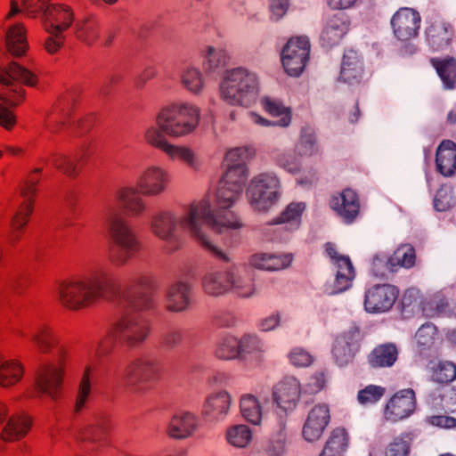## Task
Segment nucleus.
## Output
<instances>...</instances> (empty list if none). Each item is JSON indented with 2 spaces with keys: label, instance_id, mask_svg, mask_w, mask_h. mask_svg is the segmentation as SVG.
<instances>
[{
  "label": "nucleus",
  "instance_id": "nucleus-1",
  "mask_svg": "<svg viewBox=\"0 0 456 456\" xmlns=\"http://www.w3.org/2000/svg\"><path fill=\"white\" fill-rule=\"evenodd\" d=\"M31 341L37 349L44 354H51L57 349L56 354L49 361L43 362L37 370L34 389H28L24 396L38 398L46 396L52 401L61 397L64 378L69 360L66 346L60 345V336L51 323H41L31 336Z\"/></svg>",
  "mask_w": 456,
  "mask_h": 456
},
{
  "label": "nucleus",
  "instance_id": "nucleus-2",
  "mask_svg": "<svg viewBox=\"0 0 456 456\" xmlns=\"http://www.w3.org/2000/svg\"><path fill=\"white\" fill-rule=\"evenodd\" d=\"M114 292V281L106 269L95 270L91 276L61 281L57 288L59 304L69 311L77 312L91 307Z\"/></svg>",
  "mask_w": 456,
  "mask_h": 456
},
{
  "label": "nucleus",
  "instance_id": "nucleus-3",
  "mask_svg": "<svg viewBox=\"0 0 456 456\" xmlns=\"http://www.w3.org/2000/svg\"><path fill=\"white\" fill-rule=\"evenodd\" d=\"M200 108L192 102L173 101L163 105L155 116V125L148 126L143 133L146 144L158 141L156 134L164 138H182L192 134L199 126Z\"/></svg>",
  "mask_w": 456,
  "mask_h": 456
},
{
  "label": "nucleus",
  "instance_id": "nucleus-4",
  "mask_svg": "<svg viewBox=\"0 0 456 456\" xmlns=\"http://www.w3.org/2000/svg\"><path fill=\"white\" fill-rule=\"evenodd\" d=\"M196 207L198 208L197 224L200 235L198 245L216 259L228 262L230 260L228 254L215 245L209 232L221 233L229 230H240L243 227L242 221L232 211L214 208L209 199L196 200Z\"/></svg>",
  "mask_w": 456,
  "mask_h": 456
},
{
  "label": "nucleus",
  "instance_id": "nucleus-5",
  "mask_svg": "<svg viewBox=\"0 0 456 456\" xmlns=\"http://www.w3.org/2000/svg\"><path fill=\"white\" fill-rule=\"evenodd\" d=\"M183 213L177 216L170 209L154 212L150 219V232L159 240L167 242L172 249L177 248L178 229L186 232L198 244L200 240V228L197 224L196 200L183 206Z\"/></svg>",
  "mask_w": 456,
  "mask_h": 456
},
{
  "label": "nucleus",
  "instance_id": "nucleus-6",
  "mask_svg": "<svg viewBox=\"0 0 456 456\" xmlns=\"http://www.w3.org/2000/svg\"><path fill=\"white\" fill-rule=\"evenodd\" d=\"M106 226L111 241L108 260L112 265L122 267L141 251L142 242L133 227L117 212L108 214Z\"/></svg>",
  "mask_w": 456,
  "mask_h": 456
},
{
  "label": "nucleus",
  "instance_id": "nucleus-7",
  "mask_svg": "<svg viewBox=\"0 0 456 456\" xmlns=\"http://www.w3.org/2000/svg\"><path fill=\"white\" fill-rule=\"evenodd\" d=\"M76 13L72 6L64 3H54L45 9L41 18L47 37L44 49L49 54H56L65 45L66 33L73 28Z\"/></svg>",
  "mask_w": 456,
  "mask_h": 456
},
{
  "label": "nucleus",
  "instance_id": "nucleus-8",
  "mask_svg": "<svg viewBox=\"0 0 456 456\" xmlns=\"http://www.w3.org/2000/svg\"><path fill=\"white\" fill-rule=\"evenodd\" d=\"M258 94V81L255 73L243 68L228 70L220 85V95L232 105L248 106Z\"/></svg>",
  "mask_w": 456,
  "mask_h": 456
},
{
  "label": "nucleus",
  "instance_id": "nucleus-9",
  "mask_svg": "<svg viewBox=\"0 0 456 456\" xmlns=\"http://www.w3.org/2000/svg\"><path fill=\"white\" fill-rule=\"evenodd\" d=\"M247 195L255 210L266 211L281 196V181L273 173H260L250 181Z\"/></svg>",
  "mask_w": 456,
  "mask_h": 456
},
{
  "label": "nucleus",
  "instance_id": "nucleus-10",
  "mask_svg": "<svg viewBox=\"0 0 456 456\" xmlns=\"http://www.w3.org/2000/svg\"><path fill=\"white\" fill-rule=\"evenodd\" d=\"M110 330L108 337L100 345V348L103 343H107L112 338H117L129 346H140L149 336L151 327L145 319L127 315L118 319Z\"/></svg>",
  "mask_w": 456,
  "mask_h": 456
},
{
  "label": "nucleus",
  "instance_id": "nucleus-11",
  "mask_svg": "<svg viewBox=\"0 0 456 456\" xmlns=\"http://www.w3.org/2000/svg\"><path fill=\"white\" fill-rule=\"evenodd\" d=\"M170 183L169 171L159 165L151 164L140 171L135 184L142 196L158 197L167 191Z\"/></svg>",
  "mask_w": 456,
  "mask_h": 456
},
{
  "label": "nucleus",
  "instance_id": "nucleus-12",
  "mask_svg": "<svg viewBox=\"0 0 456 456\" xmlns=\"http://www.w3.org/2000/svg\"><path fill=\"white\" fill-rule=\"evenodd\" d=\"M253 152L248 148H236L230 150L224 159L226 171L221 181L224 183L243 190L248 175L247 162L252 158Z\"/></svg>",
  "mask_w": 456,
  "mask_h": 456
},
{
  "label": "nucleus",
  "instance_id": "nucleus-13",
  "mask_svg": "<svg viewBox=\"0 0 456 456\" xmlns=\"http://www.w3.org/2000/svg\"><path fill=\"white\" fill-rule=\"evenodd\" d=\"M310 53L306 37H292L281 51V63L289 76H299L304 70Z\"/></svg>",
  "mask_w": 456,
  "mask_h": 456
},
{
  "label": "nucleus",
  "instance_id": "nucleus-14",
  "mask_svg": "<svg viewBox=\"0 0 456 456\" xmlns=\"http://www.w3.org/2000/svg\"><path fill=\"white\" fill-rule=\"evenodd\" d=\"M161 370L158 360L140 357L126 366L123 378L128 384H151L159 379Z\"/></svg>",
  "mask_w": 456,
  "mask_h": 456
},
{
  "label": "nucleus",
  "instance_id": "nucleus-15",
  "mask_svg": "<svg viewBox=\"0 0 456 456\" xmlns=\"http://www.w3.org/2000/svg\"><path fill=\"white\" fill-rule=\"evenodd\" d=\"M416 409L415 392L411 388L396 392L386 403L384 419L395 423L410 417Z\"/></svg>",
  "mask_w": 456,
  "mask_h": 456
},
{
  "label": "nucleus",
  "instance_id": "nucleus-16",
  "mask_svg": "<svg viewBox=\"0 0 456 456\" xmlns=\"http://www.w3.org/2000/svg\"><path fill=\"white\" fill-rule=\"evenodd\" d=\"M398 295L397 288L391 284L373 285L365 292L364 307L367 312L373 314L388 312Z\"/></svg>",
  "mask_w": 456,
  "mask_h": 456
},
{
  "label": "nucleus",
  "instance_id": "nucleus-17",
  "mask_svg": "<svg viewBox=\"0 0 456 456\" xmlns=\"http://www.w3.org/2000/svg\"><path fill=\"white\" fill-rule=\"evenodd\" d=\"M456 38L454 26L444 20L431 21L425 29V40L433 52H444L451 48Z\"/></svg>",
  "mask_w": 456,
  "mask_h": 456
},
{
  "label": "nucleus",
  "instance_id": "nucleus-18",
  "mask_svg": "<svg viewBox=\"0 0 456 456\" xmlns=\"http://www.w3.org/2000/svg\"><path fill=\"white\" fill-rule=\"evenodd\" d=\"M155 137L159 139L154 142L151 147L163 152L170 160L179 161L192 170H199L201 167V160L198 154L186 145L174 144L168 138L162 137L159 134Z\"/></svg>",
  "mask_w": 456,
  "mask_h": 456
},
{
  "label": "nucleus",
  "instance_id": "nucleus-19",
  "mask_svg": "<svg viewBox=\"0 0 456 456\" xmlns=\"http://www.w3.org/2000/svg\"><path fill=\"white\" fill-rule=\"evenodd\" d=\"M421 17L412 8H400L391 19L395 37L400 41H409L418 36Z\"/></svg>",
  "mask_w": 456,
  "mask_h": 456
},
{
  "label": "nucleus",
  "instance_id": "nucleus-20",
  "mask_svg": "<svg viewBox=\"0 0 456 456\" xmlns=\"http://www.w3.org/2000/svg\"><path fill=\"white\" fill-rule=\"evenodd\" d=\"M330 421V408L325 403L314 405L308 412L302 428V436L308 442L318 441Z\"/></svg>",
  "mask_w": 456,
  "mask_h": 456
},
{
  "label": "nucleus",
  "instance_id": "nucleus-21",
  "mask_svg": "<svg viewBox=\"0 0 456 456\" xmlns=\"http://www.w3.org/2000/svg\"><path fill=\"white\" fill-rule=\"evenodd\" d=\"M199 428L197 416L190 411L174 413L166 427V435L175 440H184L192 436Z\"/></svg>",
  "mask_w": 456,
  "mask_h": 456
},
{
  "label": "nucleus",
  "instance_id": "nucleus-22",
  "mask_svg": "<svg viewBox=\"0 0 456 456\" xmlns=\"http://www.w3.org/2000/svg\"><path fill=\"white\" fill-rule=\"evenodd\" d=\"M301 395V385L297 379L289 376L280 380L273 389V397L277 405L284 411L296 408Z\"/></svg>",
  "mask_w": 456,
  "mask_h": 456
},
{
  "label": "nucleus",
  "instance_id": "nucleus-23",
  "mask_svg": "<svg viewBox=\"0 0 456 456\" xmlns=\"http://www.w3.org/2000/svg\"><path fill=\"white\" fill-rule=\"evenodd\" d=\"M330 207L344 222L351 224L360 212L358 195L352 189H345L330 198Z\"/></svg>",
  "mask_w": 456,
  "mask_h": 456
},
{
  "label": "nucleus",
  "instance_id": "nucleus-24",
  "mask_svg": "<svg viewBox=\"0 0 456 456\" xmlns=\"http://www.w3.org/2000/svg\"><path fill=\"white\" fill-rule=\"evenodd\" d=\"M137 186L125 185L115 192V198L124 211L132 216H140L147 209L146 202Z\"/></svg>",
  "mask_w": 456,
  "mask_h": 456
},
{
  "label": "nucleus",
  "instance_id": "nucleus-25",
  "mask_svg": "<svg viewBox=\"0 0 456 456\" xmlns=\"http://www.w3.org/2000/svg\"><path fill=\"white\" fill-rule=\"evenodd\" d=\"M165 308L171 313H181L188 309L191 303V287L186 282H175L165 295Z\"/></svg>",
  "mask_w": 456,
  "mask_h": 456
},
{
  "label": "nucleus",
  "instance_id": "nucleus-26",
  "mask_svg": "<svg viewBox=\"0 0 456 456\" xmlns=\"http://www.w3.org/2000/svg\"><path fill=\"white\" fill-rule=\"evenodd\" d=\"M358 348L359 333L351 331L336 338L332 354L337 363L339 366H345L353 361Z\"/></svg>",
  "mask_w": 456,
  "mask_h": 456
},
{
  "label": "nucleus",
  "instance_id": "nucleus-27",
  "mask_svg": "<svg viewBox=\"0 0 456 456\" xmlns=\"http://www.w3.org/2000/svg\"><path fill=\"white\" fill-rule=\"evenodd\" d=\"M25 375V366L17 358H4L0 355V387L11 389L19 385Z\"/></svg>",
  "mask_w": 456,
  "mask_h": 456
},
{
  "label": "nucleus",
  "instance_id": "nucleus-28",
  "mask_svg": "<svg viewBox=\"0 0 456 456\" xmlns=\"http://www.w3.org/2000/svg\"><path fill=\"white\" fill-rule=\"evenodd\" d=\"M14 81L34 87L37 85L38 78L35 73L15 61H12L4 67L0 66V83L12 86Z\"/></svg>",
  "mask_w": 456,
  "mask_h": 456
},
{
  "label": "nucleus",
  "instance_id": "nucleus-29",
  "mask_svg": "<svg viewBox=\"0 0 456 456\" xmlns=\"http://www.w3.org/2000/svg\"><path fill=\"white\" fill-rule=\"evenodd\" d=\"M292 256L257 252L250 256L248 263L252 267L264 271H280L290 265Z\"/></svg>",
  "mask_w": 456,
  "mask_h": 456
},
{
  "label": "nucleus",
  "instance_id": "nucleus-30",
  "mask_svg": "<svg viewBox=\"0 0 456 456\" xmlns=\"http://www.w3.org/2000/svg\"><path fill=\"white\" fill-rule=\"evenodd\" d=\"M232 269L212 271L205 274L202 280L204 291L210 296H221L230 291L232 286Z\"/></svg>",
  "mask_w": 456,
  "mask_h": 456
},
{
  "label": "nucleus",
  "instance_id": "nucleus-31",
  "mask_svg": "<svg viewBox=\"0 0 456 456\" xmlns=\"http://www.w3.org/2000/svg\"><path fill=\"white\" fill-rule=\"evenodd\" d=\"M350 444V436L344 428H335L328 436L319 456H345Z\"/></svg>",
  "mask_w": 456,
  "mask_h": 456
},
{
  "label": "nucleus",
  "instance_id": "nucleus-32",
  "mask_svg": "<svg viewBox=\"0 0 456 456\" xmlns=\"http://www.w3.org/2000/svg\"><path fill=\"white\" fill-rule=\"evenodd\" d=\"M231 396L225 391L210 394L205 401L202 413L213 419H223L229 411Z\"/></svg>",
  "mask_w": 456,
  "mask_h": 456
},
{
  "label": "nucleus",
  "instance_id": "nucleus-33",
  "mask_svg": "<svg viewBox=\"0 0 456 456\" xmlns=\"http://www.w3.org/2000/svg\"><path fill=\"white\" fill-rule=\"evenodd\" d=\"M436 162L442 175H452L456 171V143L450 140L443 141L437 148Z\"/></svg>",
  "mask_w": 456,
  "mask_h": 456
},
{
  "label": "nucleus",
  "instance_id": "nucleus-34",
  "mask_svg": "<svg viewBox=\"0 0 456 456\" xmlns=\"http://www.w3.org/2000/svg\"><path fill=\"white\" fill-rule=\"evenodd\" d=\"M363 77L362 63L354 51H348L344 54L340 79L347 84L354 85L362 81Z\"/></svg>",
  "mask_w": 456,
  "mask_h": 456
},
{
  "label": "nucleus",
  "instance_id": "nucleus-35",
  "mask_svg": "<svg viewBox=\"0 0 456 456\" xmlns=\"http://www.w3.org/2000/svg\"><path fill=\"white\" fill-rule=\"evenodd\" d=\"M33 211L31 202L22 201L11 221L8 243L15 245L22 237L23 231L27 225L29 216Z\"/></svg>",
  "mask_w": 456,
  "mask_h": 456
},
{
  "label": "nucleus",
  "instance_id": "nucleus-36",
  "mask_svg": "<svg viewBox=\"0 0 456 456\" xmlns=\"http://www.w3.org/2000/svg\"><path fill=\"white\" fill-rule=\"evenodd\" d=\"M241 192L242 191L237 190V188L220 180L216 191L215 193H208L202 199H209L211 206L216 209H228L239 199Z\"/></svg>",
  "mask_w": 456,
  "mask_h": 456
},
{
  "label": "nucleus",
  "instance_id": "nucleus-37",
  "mask_svg": "<svg viewBox=\"0 0 456 456\" xmlns=\"http://www.w3.org/2000/svg\"><path fill=\"white\" fill-rule=\"evenodd\" d=\"M430 63L447 89L456 88V58L452 56L431 58Z\"/></svg>",
  "mask_w": 456,
  "mask_h": 456
},
{
  "label": "nucleus",
  "instance_id": "nucleus-38",
  "mask_svg": "<svg viewBox=\"0 0 456 456\" xmlns=\"http://www.w3.org/2000/svg\"><path fill=\"white\" fill-rule=\"evenodd\" d=\"M348 21L343 15H334L330 18L322 33V40L327 45L338 44L348 30Z\"/></svg>",
  "mask_w": 456,
  "mask_h": 456
},
{
  "label": "nucleus",
  "instance_id": "nucleus-39",
  "mask_svg": "<svg viewBox=\"0 0 456 456\" xmlns=\"http://www.w3.org/2000/svg\"><path fill=\"white\" fill-rule=\"evenodd\" d=\"M94 372L95 368L93 365H86L78 384V389L75 400L74 410L76 412L83 411L86 403L89 402L92 394Z\"/></svg>",
  "mask_w": 456,
  "mask_h": 456
},
{
  "label": "nucleus",
  "instance_id": "nucleus-40",
  "mask_svg": "<svg viewBox=\"0 0 456 456\" xmlns=\"http://www.w3.org/2000/svg\"><path fill=\"white\" fill-rule=\"evenodd\" d=\"M6 45L9 52L14 56H21L27 52V29L22 23L10 27L6 33Z\"/></svg>",
  "mask_w": 456,
  "mask_h": 456
},
{
  "label": "nucleus",
  "instance_id": "nucleus-41",
  "mask_svg": "<svg viewBox=\"0 0 456 456\" xmlns=\"http://www.w3.org/2000/svg\"><path fill=\"white\" fill-rule=\"evenodd\" d=\"M416 260L415 249L411 245L404 244L397 248L387 262V269L395 272L399 267L410 268Z\"/></svg>",
  "mask_w": 456,
  "mask_h": 456
},
{
  "label": "nucleus",
  "instance_id": "nucleus-42",
  "mask_svg": "<svg viewBox=\"0 0 456 456\" xmlns=\"http://www.w3.org/2000/svg\"><path fill=\"white\" fill-rule=\"evenodd\" d=\"M73 33L77 39L86 44H94L99 36V26L93 18H84L75 20Z\"/></svg>",
  "mask_w": 456,
  "mask_h": 456
},
{
  "label": "nucleus",
  "instance_id": "nucleus-43",
  "mask_svg": "<svg viewBox=\"0 0 456 456\" xmlns=\"http://www.w3.org/2000/svg\"><path fill=\"white\" fill-rule=\"evenodd\" d=\"M201 56L203 58V68L208 71L224 68L230 60V56L224 49L215 48L211 45H207L202 49Z\"/></svg>",
  "mask_w": 456,
  "mask_h": 456
},
{
  "label": "nucleus",
  "instance_id": "nucleus-44",
  "mask_svg": "<svg viewBox=\"0 0 456 456\" xmlns=\"http://www.w3.org/2000/svg\"><path fill=\"white\" fill-rule=\"evenodd\" d=\"M397 348L393 344L377 346L370 354V364L374 368L390 367L397 359Z\"/></svg>",
  "mask_w": 456,
  "mask_h": 456
},
{
  "label": "nucleus",
  "instance_id": "nucleus-45",
  "mask_svg": "<svg viewBox=\"0 0 456 456\" xmlns=\"http://www.w3.org/2000/svg\"><path fill=\"white\" fill-rule=\"evenodd\" d=\"M240 410L242 417L253 425H258L262 419V406L258 399L251 395L245 394L240 399Z\"/></svg>",
  "mask_w": 456,
  "mask_h": 456
},
{
  "label": "nucleus",
  "instance_id": "nucleus-46",
  "mask_svg": "<svg viewBox=\"0 0 456 456\" xmlns=\"http://www.w3.org/2000/svg\"><path fill=\"white\" fill-rule=\"evenodd\" d=\"M263 109L272 117L277 118L275 125L287 126L291 121L290 109L284 106L279 100L271 97H265L261 101Z\"/></svg>",
  "mask_w": 456,
  "mask_h": 456
},
{
  "label": "nucleus",
  "instance_id": "nucleus-47",
  "mask_svg": "<svg viewBox=\"0 0 456 456\" xmlns=\"http://www.w3.org/2000/svg\"><path fill=\"white\" fill-rule=\"evenodd\" d=\"M58 108L60 113L58 115H53L49 118L48 127L51 132L58 133L68 128L74 120L72 119V106H69V102L65 99L61 100Z\"/></svg>",
  "mask_w": 456,
  "mask_h": 456
},
{
  "label": "nucleus",
  "instance_id": "nucleus-48",
  "mask_svg": "<svg viewBox=\"0 0 456 456\" xmlns=\"http://www.w3.org/2000/svg\"><path fill=\"white\" fill-rule=\"evenodd\" d=\"M111 428L110 419L105 414H98L86 427V434L84 439L93 442H100L103 436Z\"/></svg>",
  "mask_w": 456,
  "mask_h": 456
},
{
  "label": "nucleus",
  "instance_id": "nucleus-49",
  "mask_svg": "<svg viewBox=\"0 0 456 456\" xmlns=\"http://www.w3.org/2000/svg\"><path fill=\"white\" fill-rule=\"evenodd\" d=\"M231 289L242 297H248L254 294L255 284L250 274L246 272H239L232 269Z\"/></svg>",
  "mask_w": 456,
  "mask_h": 456
},
{
  "label": "nucleus",
  "instance_id": "nucleus-50",
  "mask_svg": "<svg viewBox=\"0 0 456 456\" xmlns=\"http://www.w3.org/2000/svg\"><path fill=\"white\" fill-rule=\"evenodd\" d=\"M412 439L410 434L403 433L392 439L384 451L385 456H410Z\"/></svg>",
  "mask_w": 456,
  "mask_h": 456
},
{
  "label": "nucleus",
  "instance_id": "nucleus-51",
  "mask_svg": "<svg viewBox=\"0 0 456 456\" xmlns=\"http://www.w3.org/2000/svg\"><path fill=\"white\" fill-rule=\"evenodd\" d=\"M431 370L432 379L437 383L448 384L456 379V364L452 361H439Z\"/></svg>",
  "mask_w": 456,
  "mask_h": 456
},
{
  "label": "nucleus",
  "instance_id": "nucleus-52",
  "mask_svg": "<svg viewBox=\"0 0 456 456\" xmlns=\"http://www.w3.org/2000/svg\"><path fill=\"white\" fill-rule=\"evenodd\" d=\"M225 437L231 445L244 448L251 441L252 433L248 426L240 424L230 427L226 430Z\"/></svg>",
  "mask_w": 456,
  "mask_h": 456
},
{
  "label": "nucleus",
  "instance_id": "nucleus-53",
  "mask_svg": "<svg viewBox=\"0 0 456 456\" xmlns=\"http://www.w3.org/2000/svg\"><path fill=\"white\" fill-rule=\"evenodd\" d=\"M51 165L58 171L69 177L78 175L77 160L62 153H53L49 159Z\"/></svg>",
  "mask_w": 456,
  "mask_h": 456
},
{
  "label": "nucleus",
  "instance_id": "nucleus-54",
  "mask_svg": "<svg viewBox=\"0 0 456 456\" xmlns=\"http://www.w3.org/2000/svg\"><path fill=\"white\" fill-rule=\"evenodd\" d=\"M183 86L192 94H199L204 86V79L200 70L197 68L187 67L181 74Z\"/></svg>",
  "mask_w": 456,
  "mask_h": 456
},
{
  "label": "nucleus",
  "instance_id": "nucleus-55",
  "mask_svg": "<svg viewBox=\"0 0 456 456\" xmlns=\"http://www.w3.org/2000/svg\"><path fill=\"white\" fill-rule=\"evenodd\" d=\"M215 354L222 360H232L240 356L239 340L232 336L223 338L216 345Z\"/></svg>",
  "mask_w": 456,
  "mask_h": 456
},
{
  "label": "nucleus",
  "instance_id": "nucleus-56",
  "mask_svg": "<svg viewBox=\"0 0 456 456\" xmlns=\"http://www.w3.org/2000/svg\"><path fill=\"white\" fill-rule=\"evenodd\" d=\"M385 393V387L369 385L358 392L357 399L361 404H372L379 401L384 396Z\"/></svg>",
  "mask_w": 456,
  "mask_h": 456
},
{
  "label": "nucleus",
  "instance_id": "nucleus-57",
  "mask_svg": "<svg viewBox=\"0 0 456 456\" xmlns=\"http://www.w3.org/2000/svg\"><path fill=\"white\" fill-rule=\"evenodd\" d=\"M305 208V205L303 202H292L286 209L281 214V216L275 221V224H285V223H296L297 224L300 221L302 213Z\"/></svg>",
  "mask_w": 456,
  "mask_h": 456
},
{
  "label": "nucleus",
  "instance_id": "nucleus-58",
  "mask_svg": "<svg viewBox=\"0 0 456 456\" xmlns=\"http://www.w3.org/2000/svg\"><path fill=\"white\" fill-rule=\"evenodd\" d=\"M417 344L421 347H431L438 338L437 330L433 325H422L416 332Z\"/></svg>",
  "mask_w": 456,
  "mask_h": 456
},
{
  "label": "nucleus",
  "instance_id": "nucleus-59",
  "mask_svg": "<svg viewBox=\"0 0 456 456\" xmlns=\"http://www.w3.org/2000/svg\"><path fill=\"white\" fill-rule=\"evenodd\" d=\"M354 276V272H347L346 275L336 273L333 284L327 286L326 292L330 295L344 292L351 287Z\"/></svg>",
  "mask_w": 456,
  "mask_h": 456
},
{
  "label": "nucleus",
  "instance_id": "nucleus-60",
  "mask_svg": "<svg viewBox=\"0 0 456 456\" xmlns=\"http://www.w3.org/2000/svg\"><path fill=\"white\" fill-rule=\"evenodd\" d=\"M25 98V90L21 86H13L0 94V100L8 106H17Z\"/></svg>",
  "mask_w": 456,
  "mask_h": 456
},
{
  "label": "nucleus",
  "instance_id": "nucleus-61",
  "mask_svg": "<svg viewBox=\"0 0 456 456\" xmlns=\"http://www.w3.org/2000/svg\"><path fill=\"white\" fill-rule=\"evenodd\" d=\"M289 362L297 368L310 366L314 362V356L306 350L296 347L288 355Z\"/></svg>",
  "mask_w": 456,
  "mask_h": 456
},
{
  "label": "nucleus",
  "instance_id": "nucleus-62",
  "mask_svg": "<svg viewBox=\"0 0 456 456\" xmlns=\"http://www.w3.org/2000/svg\"><path fill=\"white\" fill-rule=\"evenodd\" d=\"M455 203L452 192L448 188H441L435 198V208L439 211L450 209Z\"/></svg>",
  "mask_w": 456,
  "mask_h": 456
},
{
  "label": "nucleus",
  "instance_id": "nucleus-63",
  "mask_svg": "<svg viewBox=\"0 0 456 456\" xmlns=\"http://www.w3.org/2000/svg\"><path fill=\"white\" fill-rule=\"evenodd\" d=\"M327 382V373L323 370H316L306 384V392L316 394L322 390Z\"/></svg>",
  "mask_w": 456,
  "mask_h": 456
},
{
  "label": "nucleus",
  "instance_id": "nucleus-64",
  "mask_svg": "<svg viewBox=\"0 0 456 456\" xmlns=\"http://www.w3.org/2000/svg\"><path fill=\"white\" fill-rule=\"evenodd\" d=\"M51 1L52 0H22L21 4L27 15L35 18L38 13H44L47 5L51 4Z\"/></svg>",
  "mask_w": 456,
  "mask_h": 456
}]
</instances>
